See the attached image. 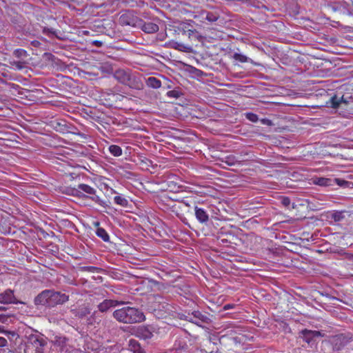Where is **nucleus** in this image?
Here are the masks:
<instances>
[{"label": "nucleus", "instance_id": "obj_27", "mask_svg": "<svg viewBox=\"0 0 353 353\" xmlns=\"http://www.w3.org/2000/svg\"><path fill=\"white\" fill-rule=\"evenodd\" d=\"M233 58L241 63H246L249 61H252L250 59H249L248 57H246L244 54H242L241 53H234L233 55Z\"/></svg>", "mask_w": 353, "mask_h": 353}, {"label": "nucleus", "instance_id": "obj_28", "mask_svg": "<svg viewBox=\"0 0 353 353\" xmlns=\"http://www.w3.org/2000/svg\"><path fill=\"white\" fill-rule=\"evenodd\" d=\"M99 69L103 73H105V74L114 73V70H113L112 66L108 63H105V64L101 65L99 68Z\"/></svg>", "mask_w": 353, "mask_h": 353}, {"label": "nucleus", "instance_id": "obj_46", "mask_svg": "<svg viewBox=\"0 0 353 353\" xmlns=\"http://www.w3.org/2000/svg\"><path fill=\"white\" fill-rule=\"evenodd\" d=\"M2 330H3V329H2V327H0V332H2Z\"/></svg>", "mask_w": 353, "mask_h": 353}, {"label": "nucleus", "instance_id": "obj_44", "mask_svg": "<svg viewBox=\"0 0 353 353\" xmlns=\"http://www.w3.org/2000/svg\"><path fill=\"white\" fill-rule=\"evenodd\" d=\"M112 193H116V191L112 189Z\"/></svg>", "mask_w": 353, "mask_h": 353}, {"label": "nucleus", "instance_id": "obj_19", "mask_svg": "<svg viewBox=\"0 0 353 353\" xmlns=\"http://www.w3.org/2000/svg\"><path fill=\"white\" fill-rule=\"evenodd\" d=\"M10 67L14 70H21L26 68L27 61L25 60H10L9 61Z\"/></svg>", "mask_w": 353, "mask_h": 353}, {"label": "nucleus", "instance_id": "obj_4", "mask_svg": "<svg viewBox=\"0 0 353 353\" xmlns=\"http://www.w3.org/2000/svg\"><path fill=\"white\" fill-rule=\"evenodd\" d=\"M47 344L43 335L31 334L28 337L25 353H43V347Z\"/></svg>", "mask_w": 353, "mask_h": 353}, {"label": "nucleus", "instance_id": "obj_5", "mask_svg": "<svg viewBox=\"0 0 353 353\" xmlns=\"http://www.w3.org/2000/svg\"><path fill=\"white\" fill-rule=\"evenodd\" d=\"M113 77L118 82L125 85L136 88V78L129 70L118 69L113 73Z\"/></svg>", "mask_w": 353, "mask_h": 353}, {"label": "nucleus", "instance_id": "obj_41", "mask_svg": "<svg viewBox=\"0 0 353 353\" xmlns=\"http://www.w3.org/2000/svg\"><path fill=\"white\" fill-rule=\"evenodd\" d=\"M88 269H89L90 270H92L97 269V268H95V267H88Z\"/></svg>", "mask_w": 353, "mask_h": 353}, {"label": "nucleus", "instance_id": "obj_35", "mask_svg": "<svg viewBox=\"0 0 353 353\" xmlns=\"http://www.w3.org/2000/svg\"><path fill=\"white\" fill-rule=\"evenodd\" d=\"M8 85L10 89H14L16 90L20 88L19 85L12 83H8Z\"/></svg>", "mask_w": 353, "mask_h": 353}, {"label": "nucleus", "instance_id": "obj_30", "mask_svg": "<svg viewBox=\"0 0 353 353\" xmlns=\"http://www.w3.org/2000/svg\"><path fill=\"white\" fill-rule=\"evenodd\" d=\"M219 16L216 14L212 12H208L205 17V19L210 22H215L218 20Z\"/></svg>", "mask_w": 353, "mask_h": 353}, {"label": "nucleus", "instance_id": "obj_39", "mask_svg": "<svg viewBox=\"0 0 353 353\" xmlns=\"http://www.w3.org/2000/svg\"><path fill=\"white\" fill-rule=\"evenodd\" d=\"M271 121L268 119H265L263 121V124H270Z\"/></svg>", "mask_w": 353, "mask_h": 353}, {"label": "nucleus", "instance_id": "obj_36", "mask_svg": "<svg viewBox=\"0 0 353 353\" xmlns=\"http://www.w3.org/2000/svg\"><path fill=\"white\" fill-rule=\"evenodd\" d=\"M168 95L169 97H176V98L178 97V93L176 91H174V90L169 91L168 92Z\"/></svg>", "mask_w": 353, "mask_h": 353}, {"label": "nucleus", "instance_id": "obj_40", "mask_svg": "<svg viewBox=\"0 0 353 353\" xmlns=\"http://www.w3.org/2000/svg\"><path fill=\"white\" fill-rule=\"evenodd\" d=\"M271 121L268 119H265L263 121V124H270Z\"/></svg>", "mask_w": 353, "mask_h": 353}, {"label": "nucleus", "instance_id": "obj_21", "mask_svg": "<svg viewBox=\"0 0 353 353\" xmlns=\"http://www.w3.org/2000/svg\"><path fill=\"white\" fill-rule=\"evenodd\" d=\"M341 102L346 103V101L343 100V97L339 98L335 95L332 97L328 102H327V104L333 108H337Z\"/></svg>", "mask_w": 353, "mask_h": 353}, {"label": "nucleus", "instance_id": "obj_32", "mask_svg": "<svg viewBox=\"0 0 353 353\" xmlns=\"http://www.w3.org/2000/svg\"><path fill=\"white\" fill-rule=\"evenodd\" d=\"M332 218L334 221H340L344 218V215L342 212H335L332 214Z\"/></svg>", "mask_w": 353, "mask_h": 353}, {"label": "nucleus", "instance_id": "obj_31", "mask_svg": "<svg viewBox=\"0 0 353 353\" xmlns=\"http://www.w3.org/2000/svg\"><path fill=\"white\" fill-rule=\"evenodd\" d=\"M245 117L247 119H248L249 121H252V122H257L258 120H259V117L258 116L254 114V113H252V112H248L245 114Z\"/></svg>", "mask_w": 353, "mask_h": 353}, {"label": "nucleus", "instance_id": "obj_16", "mask_svg": "<svg viewBox=\"0 0 353 353\" xmlns=\"http://www.w3.org/2000/svg\"><path fill=\"white\" fill-rule=\"evenodd\" d=\"M194 211L196 218L200 223H205L208 221L209 216L204 209L196 206Z\"/></svg>", "mask_w": 353, "mask_h": 353}, {"label": "nucleus", "instance_id": "obj_7", "mask_svg": "<svg viewBox=\"0 0 353 353\" xmlns=\"http://www.w3.org/2000/svg\"><path fill=\"white\" fill-rule=\"evenodd\" d=\"M185 319L200 327H202L201 323H208L210 321L208 316L199 311H194L192 314H188Z\"/></svg>", "mask_w": 353, "mask_h": 353}, {"label": "nucleus", "instance_id": "obj_14", "mask_svg": "<svg viewBox=\"0 0 353 353\" xmlns=\"http://www.w3.org/2000/svg\"><path fill=\"white\" fill-rule=\"evenodd\" d=\"M303 339L307 343H310L314 338L323 336V335L319 331L304 330L302 331Z\"/></svg>", "mask_w": 353, "mask_h": 353}, {"label": "nucleus", "instance_id": "obj_38", "mask_svg": "<svg viewBox=\"0 0 353 353\" xmlns=\"http://www.w3.org/2000/svg\"><path fill=\"white\" fill-rule=\"evenodd\" d=\"M93 43L97 46H101L102 45V42L99 41H94Z\"/></svg>", "mask_w": 353, "mask_h": 353}, {"label": "nucleus", "instance_id": "obj_10", "mask_svg": "<svg viewBox=\"0 0 353 353\" xmlns=\"http://www.w3.org/2000/svg\"><path fill=\"white\" fill-rule=\"evenodd\" d=\"M350 338L343 335L339 334L334 336L332 339L333 349L334 350H340L350 342Z\"/></svg>", "mask_w": 353, "mask_h": 353}, {"label": "nucleus", "instance_id": "obj_25", "mask_svg": "<svg viewBox=\"0 0 353 353\" xmlns=\"http://www.w3.org/2000/svg\"><path fill=\"white\" fill-rule=\"evenodd\" d=\"M314 183L321 186H328L331 185V179L327 178L319 177L314 180Z\"/></svg>", "mask_w": 353, "mask_h": 353}, {"label": "nucleus", "instance_id": "obj_43", "mask_svg": "<svg viewBox=\"0 0 353 353\" xmlns=\"http://www.w3.org/2000/svg\"><path fill=\"white\" fill-rule=\"evenodd\" d=\"M4 310V307H3L0 306V310Z\"/></svg>", "mask_w": 353, "mask_h": 353}, {"label": "nucleus", "instance_id": "obj_22", "mask_svg": "<svg viewBox=\"0 0 353 353\" xmlns=\"http://www.w3.org/2000/svg\"><path fill=\"white\" fill-rule=\"evenodd\" d=\"M108 150L114 157H120L122 154V149L117 145H110Z\"/></svg>", "mask_w": 353, "mask_h": 353}, {"label": "nucleus", "instance_id": "obj_26", "mask_svg": "<svg viewBox=\"0 0 353 353\" xmlns=\"http://www.w3.org/2000/svg\"><path fill=\"white\" fill-rule=\"evenodd\" d=\"M114 201L116 204L122 207H127L128 205V201L121 196H116L114 198Z\"/></svg>", "mask_w": 353, "mask_h": 353}, {"label": "nucleus", "instance_id": "obj_3", "mask_svg": "<svg viewBox=\"0 0 353 353\" xmlns=\"http://www.w3.org/2000/svg\"><path fill=\"white\" fill-rule=\"evenodd\" d=\"M68 194L81 199H89L103 207L106 205L105 201L97 194V190L85 183H80L77 188L70 189Z\"/></svg>", "mask_w": 353, "mask_h": 353}, {"label": "nucleus", "instance_id": "obj_17", "mask_svg": "<svg viewBox=\"0 0 353 353\" xmlns=\"http://www.w3.org/2000/svg\"><path fill=\"white\" fill-rule=\"evenodd\" d=\"M166 46L181 52H189L190 50V46L175 41H170Z\"/></svg>", "mask_w": 353, "mask_h": 353}, {"label": "nucleus", "instance_id": "obj_8", "mask_svg": "<svg viewBox=\"0 0 353 353\" xmlns=\"http://www.w3.org/2000/svg\"><path fill=\"white\" fill-rule=\"evenodd\" d=\"M53 344L60 352L69 353L72 351V346L69 344V339L63 336H54Z\"/></svg>", "mask_w": 353, "mask_h": 353}, {"label": "nucleus", "instance_id": "obj_20", "mask_svg": "<svg viewBox=\"0 0 353 353\" xmlns=\"http://www.w3.org/2000/svg\"><path fill=\"white\" fill-rule=\"evenodd\" d=\"M146 85L150 88L157 89L161 86V81L154 77H150L146 79Z\"/></svg>", "mask_w": 353, "mask_h": 353}, {"label": "nucleus", "instance_id": "obj_13", "mask_svg": "<svg viewBox=\"0 0 353 353\" xmlns=\"http://www.w3.org/2000/svg\"><path fill=\"white\" fill-rule=\"evenodd\" d=\"M123 304V302L112 299H105L98 305V309L101 312H105L109 309Z\"/></svg>", "mask_w": 353, "mask_h": 353}, {"label": "nucleus", "instance_id": "obj_11", "mask_svg": "<svg viewBox=\"0 0 353 353\" xmlns=\"http://www.w3.org/2000/svg\"><path fill=\"white\" fill-rule=\"evenodd\" d=\"M0 303L10 304V303H23L21 301H17L14 297V292L11 290H7L4 292L0 294Z\"/></svg>", "mask_w": 353, "mask_h": 353}, {"label": "nucleus", "instance_id": "obj_37", "mask_svg": "<svg viewBox=\"0 0 353 353\" xmlns=\"http://www.w3.org/2000/svg\"><path fill=\"white\" fill-rule=\"evenodd\" d=\"M234 307V305L232 304H226L223 306V309L225 310H230Z\"/></svg>", "mask_w": 353, "mask_h": 353}, {"label": "nucleus", "instance_id": "obj_15", "mask_svg": "<svg viewBox=\"0 0 353 353\" xmlns=\"http://www.w3.org/2000/svg\"><path fill=\"white\" fill-rule=\"evenodd\" d=\"M136 336L142 339H149L153 336L152 332L148 327L140 326L136 330Z\"/></svg>", "mask_w": 353, "mask_h": 353}, {"label": "nucleus", "instance_id": "obj_29", "mask_svg": "<svg viewBox=\"0 0 353 353\" xmlns=\"http://www.w3.org/2000/svg\"><path fill=\"white\" fill-rule=\"evenodd\" d=\"M90 313V309L85 306L80 308L75 314V315L79 318H83Z\"/></svg>", "mask_w": 353, "mask_h": 353}, {"label": "nucleus", "instance_id": "obj_6", "mask_svg": "<svg viewBox=\"0 0 353 353\" xmlns=\"http://www.w3.org/2000/svg\"><path fill=\"white\" fill-rule=\"evenodd\" d=\"M226 334L234 336L233 339L236 342L244 343L248 339L245 334V329L240 325H232L225 329Z\"/></svg>", "mask_w": 353, "mask_h": 353}, {"label": "nucleus", "instance_id": "obj_34", "mask_svg": "<svg viewBox=\"0 0 353 353\" xmlns=\"http://www.w3.org/2000/svg\"><path fill=\"white\" fill-rule=\"evenodd\" d=\"M8 341L4 337L0 336V347H3L7 345Z\"/></svg>", "mask_w": 353, "mask_h": 353}, {"label": "nucleus", "instance_id": "obj_42", "mask_svg": "<svg viewBox=\"0 0 353 353\" xmlns=\"http://www.w3.org/2000/svg\"><path fill=\"white\" fill-rule=\"evenodd\" d=\"M47 31L51 32V31L49 29L46 30V28H44L43 32H46Z\"/></svg>", "mask_w": 353, "mask_h": 353}, {"label": "nucleus", "instance_id": "obj_12", "mask_svg": "<svg viewBox=\"0 0 353 353\" xmlns=\"http://www.w3.org/2000/svg\"><path fill=\"white\" fill-rule=\"evenodd\" d=\"M137 27H140L141 30L148 34H153L159 30V26L153 22H144L139 19Z\"/></svg>", "mask_w": 353, "mask_h": 353}, {"label": "nucleus", "instance_id": "obj_47", "mask_svg": "<svg viewBox=\"0 0 353 353\" xmlns=\"http://www.w3.org/2000/svg\"><path fill=\"white\" fill-rule=\"evenodd\" d=\"M211 353H213V352H211ZM214 353H220V352H214Z\"/></svg>", "mask_w": 353, "mask_h": 353}, {"label": "nucleus", "instance_id": "obj_9", "mask_svg": "<svg viewBox=\"0 0 353 353\" xmlns=\"http://www.w3.org/2000/svg\"><path fill=\"white\" fill-rule=\"evenodd\" d=\"M140 19L134 17L132 13L128 12L121 14L119 17V23L123 26L137 27Z\"/></svg>", "mask_w": 353, "mask_h": 353}, {"label": "nucleus", "instance_id": "obj_45", "mask_svg": "<svg viewBox=\"0 0 353 353\" xmlns=\"http://www.w3.org/2000/svg\"><path fill=\"white\" fill-rule=\"evenodd\" d=\"M2 317H3V316L1 314H0V321L1 320Z\"/></svg>", "mask_w": 353, "mask_h": 353}, {"label": "nucleus", "instance_id": "obj_33", "mask_svg": "<svg viewBox=\"0 0 353 353\" xmlns=\"http://www.w3.org/2000/svg\"><path fill=\"white\" fill-rule=\"evenodd\" d=\"M281 203L283 206L288 208H291V201L290 198L284 196L281 199Z\"/></svg>", "mask_w": 353, "mask_h": 353}, {"label": "nucleus", "instance_id": "obj_2", "mask_svg": "<svg viewBox=\"0 0 353 353\" xmlns=\"http://www.w3.org/2000/svg\"><path fill=\"white\" fill-rule=\"evenodd\" d=\"M112 315L117 321L123 323H136L145 320V316L141 311L129 306L116 310Z\"/></svg>", "mask_w": 353, "mask_h": 353}, {"label": "nucleus", "instance_id": "obj_23", "mask_svg": "<svg viewBox=\"0 0 353 353\" xmlns=\"http://www.w3.org/2000/svg\"><path fill=\"white\" fill-rule=\"evenodd\" d=\"M96 234L105 242H108L110 241L109 234L105 231V230L102 228H99L97 230Z\"/></svg>", "mask_w": 353, "mask_h": 353}, {"label": "nucleus", "instance_id": "obj_18", "mask_svg": "<svg viewBox=\"0 0 353 353\" xmlns=\"http://www.w3.org/2000/svg\"><path fill=\"white\" fill-rule=\"evenodd\" d=\"M129 348L133 353H146L145 350L141 347L139 343L134 339L129 341Z\"/></svg>", "mask_w": 353, "mask_h": 353}, {"label": "nucleus", "instance_id": "obj_24", "mask_svg": "<svg viewBox=\"0 0 353 353\" xmlns=\"http://www.w3.org/2000/svg\"><path fill=\"white\" fill-rule=\"evenodd\" d=\"M13 54L15 57L19 59V60H25L28 57V54L26 50L23 49H16Z\"/></svg>", "mask_w": 353, "mask_h": 353}, {"label": "nucleus", "instance_id": "obj_1", "mask_svg": "<svg viewBox=\"0 0 353 353\" xmlns=\"http://www.w3.org/2000/svg\"><path fill=\"white\" fill-rule=\"evenodd\" d=\"M69 300V296L64 293L46 290L41 292L34 299L35 305L54 307L63 304Z\"/></svg>", "mask_w": 353, "mask_h": 353}]
</instances>
